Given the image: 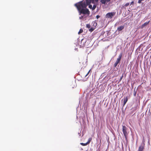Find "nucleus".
Returning <instances> with one entry per match:
<instances>
[{
  "label": "nucleus",
  "instance_id": "aec40b11",
  "mask_svg": "<svg viewBox=\"0 0 151 151\" xmlns=\"http://www.w3.org/2000/svg\"><path fill=\"white\" fill-rule=\"evenodd\" d=\"M97 24L96 22H93V25L94 26H96L97 25Z\"/></svg>",
  "mask_w": 151,
  "mask_h": 151
},
{
  "label": "nucleus",
  "instance_id": "a211bd4d",
  "mask_svg": "<svg viewBox=\"0 0 151 151\" xmlns=\"http://www.w3.org/2000/svg\"><path fill=\"white\" fill-rule=\"evenodd\" d=\"M129 5V3H127L125 4V5L124 6L127 7V6H128Z\"/></svg>",
  "mask_w": 151,
  "mask_h": 151
},
{
  "label": "nucleus",
  "instance_id": "5701e85b",
  "mask_svg": "<svg viewBox=\"0 0 151 151\" xmlns=\"http://www.w3.org/2000/svg\"><path fill=\"white\" fill-rule=\"evenodd\" d=\"M100 17V16L99 15H97L96 16V18L97 19H98Z\"/></svg>",
  "mask_w": 151,
  "mask_h": 151
},
{
  "label": "nucleus",
  "instance_id": "a878e982",
  "mask_svg": "<svg viewBox=\"0 0 151 151\" xmlns=\"http://www.w3.org/2000/svg\"><path fill=\"white\" fill-rule=\"evenodd\" d=\"M83 16H81V17H80L79 18L80 19H83Z\"/></svg>",
  "mask_w": 151,
  "mask_h": 151
},
{
  "label": "nucleus",
  "instance_id": "423d86ee",
  "mask_svg": "<svg viewBox=\"0 0 151 151\" xmlns=\"http://www.w3.org/2000/svg\"><path fill=\"white\" fill-rule=\"evenodd\" d=\"M85 43L86 41H84V39H82L81 41L80 46L82 47L84 46H85Z\"/></svg>",
  "mask_w": 151,
  "mask_h": 151
},
{
  "label": "nucleus",
  "instance_id": "20e7f679",
  "mask_svg": "<svg viewBox=\"0 0 151 151\" xmlns=\"http://www.w3.org/2000/svg\"><path fill=\"white\" fill-rule=\"evenodd\" d=\"M115 12H111L107 13L106 15V17L111 18L115 14Z\"/></svg>",
  "mask_w": 151,
  "mask_h": 151
},
{
  "label": "nucleus",
  "instance_id": "6ab92c4d",
  "mask_svg": "<svg viewBox=\"0 0 151 151\" xmlns=\"http://www.w3.org/2000/svg\"><path fill=\"white\" fill-rule=\"evenodd\" d=\"M91 71V70H90L88 72V73H87V74L85 76V77H86V76H87L88 74H89L90 71Z\"/></svg>",
  "mask_w": 151,
  "mask_h": 151
},
{
  "label": "nucleus",
  "instance_id": "412c9836",
  "mask_svg": "<svg viewBox=\"0 0 151 151\" xmlns=\"http://www.w3.org/2000/svg\"><path fill=\"white\" fill-rule=\"evenodd\" d=\"M89 8L91 9H92V6L91 5H90V4L89 5Z\"/></svg>",
  "mask_w": 151,
  "mask_h": 151
},
{
  "label": "nucleus",
  "instance_id": "cd10ccee",
  "mask_svg": "<svg viewBox=\"0 0 151 151\" xmlns=\"http://www.w3.org/2000/svg\"><path fill=\"white\" fill-rule=\"evenodd\" d=\"M142 87V86L141 85H139V86H138V87L139 88H141V87Z\"/></svg>",
  "mask_w": 151,
  "mask_h": 151
},
{
  "label": "nucleus",
  "instance_id": "4be33fe9",
  "mask_svg": "<svg viewBox=\"0 0 151 151\" xmlns=\"http://www.w3.org/2000/svg\"><path fill=\"white\" fill-rule=\"evenodd\" d=\"M136 91H134V96H136Z\"/></svg>",
  "mask_w": 151,
  "mask_h": 151
},
{
  "label": "nucleus",
  "instance_id": "dca6fc26",
  "mask_svg": "<svg viewBox=\"0 0 151 151\" xmlns=\"http://www.w3.org/2000/svg\"><path fill=\"white\" fill-rule=\"evenodd\" d=\"M96 6L95 5H94L93 7H92V9L93 10H94L96 9Z\"/></svg>",
  "mask_w": 151,
  "mask_h": 151
},
{
  "label": "nucleus",
  "instance_id": "1a4fd4ad",
  "mask_svg": "<svg viewBox=\"0 0 151 151\" xmlns=\"http://www.w3.org/2000/svg\"><path fill=\"white\" fill-rule=\"evenodd\" d=\"M128 101V97L126 96L125 97H124L123 106H124L126 104V103Z\"/></svg>",
  "mask_w": 151,
  "mask_h": 151
},
{
  "label": "nucleus",
  "instance_id": "0eeeda50",
  "mask_svg": "<svg viewBox=\"0 0 151 151\" xmlns=\"http://www.w3.org/2000/svg\"><path fill=\"white\" fill-rule=\"evenodd\" d=\"M150 21H149L148 22H146L144 24H143L141 26V28H143L144 27H145L147 26L148 24H149L150 23Z\"/></svg>",
  "mask_w": 151,
  "mask_h": 151
},
{
  "label": "nucleus",
  "instance_id": "f03ea898",
  "mask_svg": "<svg viewBox=\"0 0 151 151\" xmlns=\"http://www.w3.org/2000/svg\"><path fill=\"white\" fill-rule=\"evenodd\" d=\"M127 128L125 126H122L123 132L126 138H127V137L128 135V133L127 132Z\"/></svg>",
  "mask_w": 151,
  "mask_h": 151
},
{
  "label": "nucleus",
  "instance_id": "f3484780",
  "mask_svg": "<svg viewBox=\"0 0 151 151\" xmlns=\"http://www.w3.org/2000/svg\"><path fill=\"white\" fill-rule=\"evenodd\" d=\"M145 128L146 131L149 129V127L148 126L147 124V125L146 126H145Z\"/></svg>",
  "mask_w": 151,
  "mask_h": 151
},
{
  "label": "nucleus",
  "instance_id": "7ed1b4c3",
  "mask_svg": "<svg viewBox=\"0 0 151 151\" xmlns=\"http://www.w3.org/2000/svg\"><path fill=\"white\" fill-rule=\"evenodd\" d=\"M122 53H121L119 55L118 58H117L116 61L114 64V66L115 67H116L117 66V64L120 62L122 58Z\"/></svg>",
  "mask_w": 151,
  "mask_h": 151
},
{
  "label": "nucleus",
  "instance_id": "f257e3e1",
  "mask_svg": "<svg viewBox=\"0 0 151 151\" xmlns=\"http://www.w3.org/2000/svg\"><path fill=\"white\" fill-rule=\"evenodd\" d=\"M98 0H83L75 4L74 6L77 8L80 14H83L89 15L90 12L87 6L91 3H93L94 1L97 2Z\"/></svg>",
  "mask_w": 151,
  "mask_h": 151
},
{
  "label": "nucleus",
  "instance_id": "2eb2a0df",
  "mask_svg": "<svg viewBox=\"0 0 151 151\" xmlns=\"http://www.w3.org/2000/svg\"><path fill=\"white\" fill-rule=\"evenodd\" d=\"M86 26L88 28H90L91 27V25L90 24H87Z\"/></svg>",
  "mask_w": 151,
  "mask_h": 151
},
{
  "label": "nucleus",
  "instance_id": "9d476101",
  "mask_svg": "<svg viewBox=\"0 0 151 151\" xmlns=\"http://www.w3.org/2000/svg\"><path fill=\"white\" fill-rule=\"evenodd\" d=\"M110 0H101V2L102 4H105L106 2L110 1Z\"/></svg>",
  "mask_w": 151,
  "mask_h": 151
},
{
  "label": "nucleus",
  "instance_id": "f8f14e48",
  "mask_svg": "<svg viewBox=\"0 0 151 151\" xmlns=\"http://www.w3.org/2000/svg\"><path fill=\"white\" fill-rule=\"evenodd\" d=\"M83 29H80V30H79V32H78V34H81V33H82V32H83Z\"/></svg>",
  "mask_w": 151,
  "mask_h": 151
},
{
  "label": "nucleus",
  "instance_id": "4468645a",
  "mask_svg": "<svg viewBox=\"0 0 151 151\" xmlns=\"http://www.w3.org/2000/svg\"><path fill=\"white\" fill-rule=\"evenodd\" d=\"M80 144L81 145H82L83 146H86V145H88L87 144V143H81Z\"/></svg>",
  "mask_w": 151,
  "mask_h": 151
},
{
  "label": "nucleus",
  "instance_id": "b1692460",
  "mask_svg": "<svg viewBox=\"0 0 151 151\" xmlns=\"http://www.w3.org/2000/svg\"><path fill=\"white\" fill-rule=\"evenodd\" d=\"M141 1H142V0H139V1H138V3H140L141 2Z\"/></svg>",
  "mask_w": 151,
  "mask_h": 151
},
{
  "label": "nucleus",
  "instance_id": "6e6552de",
  "mask_svg": "<svg viewBox=\"0 0 151 151\" xmlns=\"http://www.w3.org/2000/svg\"><path fill=\"white\" fill-rule=\"evenodd\" d=\"M124 25L120 26L117 28V30L119 31H120L124 29Z\"/></svg>",
  "mask_w": 151,
  "mask_h": 151
},
{
  "label": "nucleus",
  "instance_id": "ddd939ff",
  "mask_svg": "<svg viewBox=\"0 0 151 151\" xmlns=\"http://www.w3.org/2000/svg\"><path fill=\"white\" fill-rule=\"evenodd\" d=\"M94 29H95L94 28H93V27H91L90 29H89V30L90 32H92L94 30Z\"/></svg>",
  "mask_w": 151,
  "mask_h": 151
},
{
  "label": "nucleus",
  "instance_id": "9b49d317",
  "mask_svg": "<svg viewBox=\"0 0 151 151\" xmlns=\"http://www.w3.org/2000/svg\"><path fill=\"white\" fill-rule=\"evenodd\" d=\"M91 140L92 138H89L88 142H86L88 145L89 144V143L91 141Z\"/></svg>",
  "mask_w": 151,
  "mask_h": 151
},
{
  "label": "nucleus",
  "instance_id": "39448f33",
  "mask_svg": "<svg viewBox=\"0 0 151 151\" xmlns=\"http://www.w3.org/2000/svg\"><path fill=\"white\" fill-rule=\"evenodd\" d=\"M144 144H142L140 145L138 151H143L144 149Z\"/></svg>",
  "mask_w": 151,
  "mask_h": 151
},
{
  "label": "nucleus",
  "instance_id": "393cba45",
  "mask_svg": "<svg viewBox=\"0 0 151 151\" xmlns=\"http://www.w3.org/2000/svg\"><path fill=\"white\" fill-rule=\"evenodd\" d=\"M123 77V76H122L120 77V81H121L122 80V78Z\"/></svg>",
  "mask_w": 151,
  "mask_h": 151
},
{
  "label": "nucleus",
  "instance_id": "bb28decb",
  "mask_svg": "<svg viewBox=\"0 0 151 151\" xmlns=\"http://www.w3.org/2000/svg\"><path fill=\"white\" fill-rule=\"evenodd\" d=\"M134 2L133 1L131 2L130 3V5L133 4H134Z\"/></svg>",
  "mask_w": 151,
  "mask_h": 151
}]
</instances>
